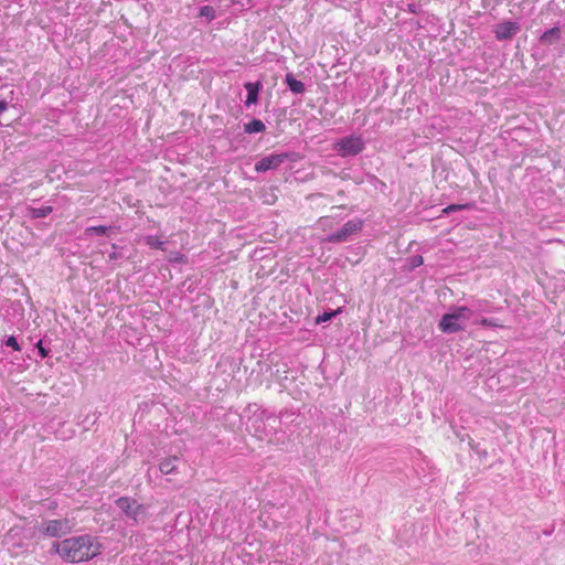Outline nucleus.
Wrapping results in <instances>:
<instances>
[{
    "label": "nucleus",
    "instance_id": "f257e3e1",
    "mask_svg": "<svg viewBox=\"0 0 565 565\" xmlns=\"http://www.w3.org/2000/svg\"><path fill=\"white\" fill-rule=\"evenodd\" d=\"M103 548L100 539L92 534L71 536L52 544V550L68 564L89 562L99 556Z\"/></svg>",
    "mask_w": 565,
    "mask_h": 565
},
{
    "label": "nucleus",
    "instance_id": "f03ea898",
    "mask_svg": "<svg viewBox=\"0 0 565 565\" xmlns=\"http://www.w3.org/2000/svg\"><path fill=\"white\" fill-rule=\"evenodd\" d=\"M471 310L465 306H460L454 309L452 312L445 313L438 324V328L444 333H455L463 330V327L459 323L460 320L469 319Z\"/></svg>",
    "mask_w": 565,
    "mask_h": 565
},
{
    "label": "nucleus",
    "instance_id": "7ed1b4c3",
    "mask_svg": "<svg viewBox=\"0 0 565 565\" xmlns=\"http://www.w3.org/2000/svg\"><path fill=\"white\" fill-rule=\"evenodd\" d=\"M364 149V141L360 136H348L334 143V150L341 157L356 156Z\"/></svg>",
    "mask_w": 565,
    "mask_h": 565
},
{
    "label": "nucleus",
    "instance_id": "20e7f679",
    "mask_svg": "<svg viewBox=\"0 0 565 565\" xmlns=\"http://www.w3.org/2000/svg\"><path fill=\"white\" fill-rule=\"evenodd\" d=\"M363 224H364L363 220H360V218L350 220L341 227V230L329 235L326 238V241L329 243L345 242L352 235L360 233L363 228Z\"/></svg>",
    "mask_w": 565,
    "mask_h": 565
},
{
    "label": "nucleus",
    "instance_id": "39448f33",
    "mask_svg": "<svg viewBox=\"0 0 565 565\" xmlns=\"http://www.w3.org/2000/svg\"><path fill=\"white\" fill-rule=\"evenodd\" d=\"M73 524L67 519L50 520L43 524V532L50 536H60L72 532Z\"/></svg>",
    "mask_w": 565,
    "mask_h": 565
},
{
    "label": "nucleus",
    "instance_id": "423d86ee",
    "mask_svg": "<svg viewBox=\"0 0 565 565\" xmlns=\"http://www.w3.org/2000/svg\"><path fill=\"white\" fill-rule=\"evenodd\" d=\"M287 154H269L262 158L256 164L255 170L257 172H266L268 170L277 169L286 159Z\"/></svg>",
    "mask_w": 565,
    "mask_h": 565
},
{
    "label": "nucleus",
    "instance_id": "0eeeda50",
    "mask_svg": "<svg viewBox=\"0 0 565 565\" xmlns=\"http://www.w3.org/2000/svg\"><path fill=\"white\" fill-rule=\"evenodd\" d=\"M520 31V25L513 21H504L495 25L493 32L499 41L508 40L514 36Z\"/></svg>",
    "mask_w": 565,
    "mask_h": 565
},
{
    "label": "nucleus",
    "instance_id": "6e6552de",
    "mask_svg": "<svg viewBox=\"0 0 565 565\" xmlns=\"http://www.w3.org/2000/svg\"><path fill=\"white\" fill-rule=\"evenodd\" d=\"M116 504L122 510V512L134 520H137L138 514L142 510V505L138 504L137 501L129 497H120Z\"/></svg>",
    "mask_w": 565,
    "mask_h": 565
},
{
    "label": "nucleus",
    "instance_id": "1a4fd4ad",
    "mask_svg": "<svg viewBox=\"0 0 565 565\" xmlns=\"http://www.w3.org/2000/svg\"><path fill=\"white\" fill-rule=\"evenodd\" d=\"M245 88L247 90V98L245 100L246 106L255 105L258 102V93L262 88V84L259 82L256 83H246Z\"/></svg>",
    "mask_w": 565,
    "mask_h": 565
},
{
    "label": "nucleus",
    "instance_id": "9d476101",
    "mask_svg": "<svg viewBox=\"0 0 565 565\" xmlns=\"http://www.w3.org/2000/svg\"><path fill=\"white\" fill-rule=\"evenodd\" d=\"M561 34L559 28H552L547 31H545L540 36V42L544 45L553 44L554 42L558 41Z\"/></svg>",
    "mask_w": 565,
    "mask_h": 565
},
{
    "label": "nucleus",
    "instance_id": "9b49d317",
    "mask_svg": "<svg viewBox=\"0 0 565 565\" xmlns=\"http://www.w3.org/2000/svg\"><path fill=\"white\" fill-rule=\"evenodd\" d=\"M286 83L289 89L295 94H302L305 92V84L301 81L296 79L291 74H287Z\"/></svg>",
    "mask_w": 565,
    "mask_h": 565
},
{
    "label": "nucleus",
    "instance_id": "f8f14e48",
    "mask_svg": "<svg viewBox=\"0 0 565 565\" xmlns=\"http://www.w3.org/2000/svg\"><path fill=\"white\" fill-rule=\"evenodd\" d=\"M266 126L260 119H253L249 122L245 124L244 131L246 134H257L265 131Z\"/></svg>",
    "mask_w": 565,
    "mask_h": 565
},
{
    "label": "nucleus",
    "instance_id": "ddd939ff",
    "mask_svg": "<svg viewBox=\"0 0 565 565\" xmlns=\"http://www.w3.org/2000/svg\"><path fill=\"white\" fill-rule=\"evenodd\" d=\"M177 457H169L163 459L160 465L159 469L163 475L172 473L177 470Z\"/></svg>",
    "mask_w": 565,
    "mask_h": 565
},
{
    "label": "nucleus",
    "instance_id": "4468645a",
    "mask_svg": "<svg viewBox=\"0 0 565 565\" xmlns=\"http://www.w3.org/2000/svg\"><path fill=\"white\" fill-rule=\"evenodd\" d=\"M146 243L151 248H157V249H163V245H164V243L162 241H160L159 237L152 236V235L146 237Z\"/></svg>",
    "mask_w": 565,
    "mask_h": 565
},
{
    "label": "nucleus",
    "instance_id": "2eb2a0df",
    "mask_svg": "<svg viewBox=\"0 0 565 565\" xmlns=\"http://www.w3.org/2000/svg\"><path fill=\"white\" fill-rule=\"evenodd\" d=\"M108 231H109V227L104 226V225H98V226L87 227L85 232L87 234L107 235Z\"/></svg>",
    "mask_w": 565,
    "mask_h": 565
},
{
    "label": "nucleus",
    "instance_id": "dca6fc26",
    "mask_svg": "<svg viewBox=\"0 0 565 565\" xmlns=\"http://www.w3.org/2000/svg\"><path fill=\"white\" fill-rule=\"evenodd\" d=\"M340 311H341L340 309H337V310L331 311V312H323L322 315H319L316 318V323L320 324L322 322H327V321L331 320L334 316H337Z\"/></svg>",
    "mask_w": 565,
    "mask_h": 565
},
{
    "label": "nucleus",
    "instance_id": "f3484780",
    "mask_svg": "<svg viewBox=\"0 0 565 565\" xmlns=\"http://www.w3.org/2000/svg\"><path fill=\"white\" fill-rule=\"evenodd\" d=\"M479 324L483 326V327H495V328H502L503 326L498 323L495 320L493 319H488V318H482L479 320Z\"/></svg>",
    "mask_w": 565,
    "mask_h": 565
},
{
    "label": "nucleus",
    "instance_id": "a211bd4d",
    "mask_svg": "<svg viewBox=\"0 0 565 565\" xmlns=\"http://www.w3.org/2000/svg\"><path fill=\"white\" fill-rule=\"evenodd\" d=\"M466 205H461V204H451V205H448L447 207L444 209V213L445 214H449L450 212H454V211H459V210H462L465 209Z\"/></svg>",
    "mask_w": 565,
    "mask_h": 565
},
{
    "label": "nucleus",
    "instance_id": "6ab92c4d",
    "mask_svg": "<svg viewBox=\"0 0 565 565\" xmlns=\"http://www.w3.org/2000/svg\"><path fill=\"white\" fill-rule=\"evenodd\" d=\"M6 344H7L8 347H11V348H12L13 350H15V351H19V350H20V347H19V344H18V341H17V339H15L14 337H10V338L7 340Z\"/></svg>",
    "mask_w": 565,
    "mask_h": 565
},
{
    "label": "nucleus",
    "instance_id": "aec40b11",
    "mask_svg": "<svg viewBox=\"0 0 565 565\" xmlns=\"http://www.w3.org/2000/svg\"><path fill=\"white\" fill-rule=\"evenodd\" d=\"M52 211V207L47 206V207H42V209H38V217H44L46 216L49 213H51Z\"/></svg>",
    "mask_w": 565,
    "mask_h": 565
},
{
    "label": "nucleus",
    "instance_id": "412c9836",
    "mask_svg": "<svg viewBox=\"0 0 565 565\" xmlns=\"http://www.w3.org/2000/svg\"><path fill=\"white\" fill-rule=\"evenodd\" d=\"M38 353H40L42 356H46L47 354L45 349L42 347L41 341L38 342Z\"/></svg>",
    "mask_w": 565,
    "mask_h": 565
},
{
    "label": "nucleus",
    "instance_id": "4be33fe9",
    "mask_svg": "<svg viewBox=\"0 0 565 565\" xmlns=\"http://www.w3.org/2000/svg\"><path fill=\"white\" fill-rule=\"evenodd\" d=\"M8 104L4 100L0 102V114H2L4 110H7Z\"/></svg>",
    "mask_w": 565,
    "mask_h": 565
},
{
    "label": "nucleus",
    "instance_id": "5701e85b",
    "mask_svg": "<svg viewBox=\"0 0 565 565\" xmlns=\"http://www.w3.org/2000/svg\"><path fill=\"white\" fill-rule=\"evenodd\" d=\"M422 264H423V257H422V256H417V257L415 258L414 265H415V266H419V265H422Z\"/></svg>",
    "mask_w": 565,
    "mask_h": 565
},
{
    "label": "nucleus",
    "instance_id": "b1692460",
    "mask_svg": "<svg viewBox=\"0 0 565 565\" xmlns=\"http://www.w3.org/2000/svg\"><path fill=\"white\" fill-rule=\"evenodd\" d=\"M328 218L327 217H320V222L322 225H324V222L327 221Z\"/></svg>",
    "mask_w": 565,
    "mask_h": 565
}]
</instances>
